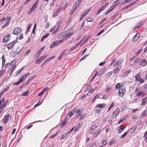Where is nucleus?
Instances as JSON below:
<instances>
[{"mask_svg":"<svg viewBox=\"0 0 147 147\" xmlns=\"http://www.w3.org/2000/svg\"><path fill=\"white\" fill-rule=\"evenodd\" d=\"M105 61L103 62H102L100 63L99 64V65L100 66H102L105 64Z\"/></svg>","mask_w":147,"mask_h":147,"instance_id":"052dcab7","label":"nucleus"},{"mask_svg":"<svg viewBox=\"0 0 147 147\" xmlns=\"http://www.w3.org/2000/svg\"><path fill=\"white\" fill-rule=\"evenodd\" d=\"M10 115L9 114L5 115L3 118V123H8L10 119Z\"/></svg>","mask_w":147,"mask_h":147,"instance_id":"7ed1b4c3","label":"nucleus"},{"mask_svg":"<svg viewBox=\"0 0 147 147\" xmlns=\"http://www.w3.org/2000/svg\"><path fill=\"white\" fill-rule=\"evenodd\" d=\"M68 134L67 133H65L63 135L61 136L60 140H62L66 138Z\"/></svg>","mask_w":147,"mask_h":147,"instance_id":"cd10ccee","label":"nucleus"},{"mask_svg":"<svg viewBox=\"0 0 147 147\" xmlns=\"http://www.w3.org/2000/svg\"><path fill=\"white\" fill-rule=\"evenodd\" d=\"M140 34L139 33H137L134 37L132 39V41L133 42H135L139 38Z\"/></svg>","mask_w":147,"mask_h":147,"instance_id":"9b49d317","label":"nucleus"},{"mask_svg":"<svg viewBox=\"0 0 147 147\" xmlns=\"http://www.w3.org/2000/svg\"><path fill=\"white\" fill-rule=\"evenodd\" d=\"M73 34V33L69 32V31L68 30H67L62 33V34H63V37L65 38V39H66L70 37Z\"/></svg>","mask_w":147,"mask_h":147,"instance_id":"f03ea898","label":"nucleus"},{"mask_svg":"<svg viewBox=\"0 0 147 147\" xmlns=\"http://www.w3.org/2000/svg\"><path fill=\"white\" fill-rule=\"evenodd\" d=\"M73 115V113H72V112L70 111L68 114L67 115L66 117H65L66 119H67L68 118H69L70 117L72 116Z\"/></svg>","mask_w":147,"mask_h":147,"instance_id":"b1692460","label":"nucleus"},{"mask_svg":"<svg viewBox=\"0 0 147 147\" xmlns=\"http://www.w3.org/2000/svg\"><path fill=\"white\" fill-rule=\"evenodd\" d=\"M140 76L139 75V73L137 75H136L135 77V80L136 81H137L138 80V78L139 77V76Z\"/></svg>","mask_w":147,"mask_h":147,"instance_id":"4d7b16f0","label":"nucleus"},{"mask_svg":"<svg viewBox=\"0 0 147 147\" xmlns=\"http://www.w3.org/2000/svg\"><path fill=\"white\" fill-rule=\"evenodd\" d=\"M19 53V52H18V51H15L14 53V57H18L17 55Z\"/></svg>","mask_w":147,"mask_h":147,"instance_id":"5fc2aeb1","label":"nucleus"},{"mask_svg":"<svg viewBox=\"0 0 147 147\" xmlns=\"http://www.w3.org/2000/svg\"><path fill=\"white\" fill-rule=\"evenodd\" d=\"M81 0H78L75 3L74 6L75 7V8H78V7L79 6Z\"/></svg>","mask_w":147,"mask_h":147,"instance_id":"ddd939ff","label":"nucleus"},{"mask_svg":"<svg viewBox=\"0 0 147 147\" xmlns=\"http://www.w3.org/2000/svg\"><path fill=\"white\" fill-rule=\"evenodd\" d=\"M31 25H32V24H29V26L27 28V32H28L29 31V29H30L31 27Z\"/></svg>","mask_w":147,"mask_h":147,"instance_id":"37998d69","label":"nucleus"},{"mask_svg":"<svg viewBox=\"0 0 147 147\" xmlns=\"http://www.w3.org/2000/svg\"><path fill=\"white\" fill-rule=\"evenodd\" d=\"M13 46V44L12 43H9L8 45L7 48L9 49H11Z\"/></svg>","mask_w":147,"mask_h":147,"instance_id":"393cba45","label":"nucleus"},{"mask_svg":"<svg viewBox=\"0 0 147 147\" xmlns=\"http://www.w3.org/2000/svg\"><path fill=\"white\" fill-rule=\"evenodd\" d=\"M11 19V17L6 20V22L2 26V28H5L9 23Z\"/></svg>","mask_w":147,"mask_h":147,"instance_id":"f8f14e48","label":"nucleus"},{"mask_svg":"<svg viewBox=\"0 0 147 147\" xmlns=\"http://www.w3.org/2000/svg\"><path fill=\"white\" fill-rule=\"evenodd\" d=\"M120 109H117L115 110L113 112V115L111 117L113 118L117 116L120 111Z\"/></svg>","mask_w":147,"mask_h":147,"instance_id":"423d86ee","label":"nucleus"},{"mask_svg":"<svg viewBox=\"0 0 147 147\" xmlns=\"http://www.w3.org/2000/svg\"><path fill=\"white\" fill-rule=\"evenodd\" d=\"M139 61V59H136L133 62V63L135 64V63H137Z\"/></svg>","mask_w":147,"mask_h":147,"instance_id":"774afa93","label":"nucleus"},{"mask_svg":"<svg viewBox=\"0 0 147 147\" xmlns=\"http://www.w3.org/2000/svg\"><path fill=\"white\" fill-rule=\"evenodd\" d=\"M147 63V62L145 59H143L140 61L139 64L143 66H145Z\"/></svg>","mask_w":147,"mask_h":147,"instance_id":"6e6552de","label":"nucleus"},{"mask_svg":"<svg viewBox=\"0 0 147 147\" xmlns=\"http://www.w3.org/2000/svg\"><path fill=\"white\" fill-rule=\"evenodd\" d=\"M120 69L119 68L117 67L113 71V72L114 73L116 74L117 72L119 71Z\"/></svg>","mask_w":147,"mask_h":147,"instance_id":"a19ab883","label":"nucleus"},{"mask_svg":"<svg viewBox=\"0 0 147 147\" xmlns=\"http://www.w3.org/2000/svg\"><path fill=\"white\" fill-rule=\"evenodd\" d=\"M136 128H137V126H134V127H131V129H130V130H132V132H134L135 131V130Z\"/></svg>","mask_w":147,"mask_h":147,"instance_id":"4c0bfd02","label":"nucleus"},{"mask_svg":"<svg viewBox=\"0 0 147 147\" xmlns=\"http://www.w3.org/2000/svg\"><path fill=\"white\" fill-rule=\"evenodd\" d=\"M107 141L106 140H103L102 142V144L104 145L106 144Z\"/></svg>","mask_w":147,"mask_h":147,"instance_id":"09e8293b","label":"nucleus"},{"mask_svg":"<svg viewBox=\"0 0 147 147\" xmlns=\"http://www.w3.org/2000/svg\"><path fill=\"white\" fill-rule=\"evenodd\" d=\"M95 90V89H92L90 90L88 93L86 94V95L88 96H89L93 92H94V91Z\"/></svg>","mask_w":147,"mask_h":147,"instance_id":"c756f323","label":"nucleus"},{"mask_svg":"<svg viewBox=\"0 0 147 147\" xmlns=\"http://www.w3.org/2000/svg\"><path fill=\"white\" fill-rule=\"evenodd\" d=\"M36 7V6L35 4H34L28 11V14H29L31 13L32 12L34 11Z\"/></svg>","mask_w":147,"mask_h":147,"instance_id":"9d476101","label":"nucleus"},{"mask_svg":"<svg viewBox=\"0 0 147 147\" xmlns=\"http://www.w3.org/2000/svg\"><path fill=\"white\" fill-rule=\"evenodd\" d=\"M113 10L112 9L111 7L109 8V9L105 13V14L106 15L108 13H109L111 11Z\"/></svg>","mask_w":147,"mask_h":147,"instance_id":"473e14b6","label":"nucleus"},{"mask_svg":"<svg viewBox=\"0 0 147 147\" xmlns=\"http://www.w3.org/2000/svg\"><path fill=\"white\" fill-rule=\"evenodd\" d=\"M31 51V49L28 50L25 53V55H26V56H28L29 54V53Z\"/></svg>","mask_w":147,"mask_h":147,"instance_id":"de8ad7c7","label":"nucleus"},{"mask_svg":"<svg viewBox=\"0 0 147 147\" xmlns=\"http://www.w3.org/2000/svg\"><path fill=\"white\" fill-rule=\"evenodd\" d=\"M128 131H127L126 132H125L124 134L121 137V138H123L125 137V136L126 135V134H127V133H128Z\"/></svg>","mask_w":147,"mask_h":147,"instance_id":"a18cd8bd","label":"nucleus"},{"mask_svg":"<svg viewBox=\"0 0 147 147\" xmlns=\"http://www.w3.org/2000/svg\"><path fill=\"white\" fill-rule=\"evenodd\" d=\"M106 105V104H99L98 105H97L96 106V107L97 108H102L105 107Z\"/></svg>","mask_w":147,"mask_h":147,"instance_id":"a211bd4d","label":"nucleus"},{"mask_svg":"<svg viewBox=\"0 0 147 147\" xmlns=\"http://www.w3.org/2000/svg\"><path fill=\"white\" fill-rule=\"evenodd\" d=\"M140 90V88H136L135 92L136 93H137V92H139Z\"/></svg>","mask_w":147,"mask_h":147,"instance_id":"0e129e2a","label":"nucleus"},{"mask_svg":"<svg viewBox=\"0 0 147 147\" xmlns=\"http://www.w3.org/2000/svg\"><path fill=\"white\" fill-rule=\"evenodd\" d=\"M96 127V126L95 125H93L91 127V129L92 130H94Z\"/></svg>","mask_w":147,"mask_h":147,"instance_id":"e2e57ef3","label":"nucleus"},{"mask_svg":"<svg viewBox=\"0 0 147 147\" xmlns=\"http://www.w3.org/2000/svg\"><path fill=\"white\" fill-rule=\"evenodd\" d=\"M125 120V119L124 118H122L121 120L119 121L118 123L119 124L121 123L123 121Z\"/></svg>","mask_w":147,"mask_h":147,"instance_id":"69168bd1","label":"nucleus"},{"mask_svg":"<svg viewBox=\"0 0 147 147\" xmlns=\"http://www.w3.org/2000/svg\"><path fill=\"white\" fill-rule=\"evenodd\" d=\"M83 112V110L82 109H79L75 111V113H76L79 115V116L81 115V114Z\"/></svg>","mask_w":147,"mask_h":147,"instance_id":"aec40b11","label":"nucleus"},{"mask_svg":"<svg viewBox=\"0 0 147 147\" xmlns=\"http://www.w3.org/2000/svg\"><path fill=\"white\" fill-rule=\"evenodd\" d=\"M132 6V4H129L127 6L123 8H122V9H126L127 8L131 6Z\"/></svg>","mask_w":147,"mask_h":147,"instance_id":"e433bc0d","label":"nucleus"},{"mask_svg":"<svg viewBox=\"0 0 147 147\" xmlns=\"http://www.w3.org/2000/svg\"><path fill=\"white\" fill-rule=\"evenodd\" d=\"M64 40L65 39H63L54 41L51 43L50 46V48H52L54 47L55 46H57Z\"/></svg>","mask_w":147,"mask_h":147,"instance_id":"f257e3e1","label":"nucleus"},{"mask_svg":"<svg viewBox=\"0 0 147 147\" xmlns=\"http://www.w3.org/2000/svg\"><path fill=\"white\" fill-rule=\"evenodd\" d=\"M36 76V75H34L33 76V77H30L28 79V80H29L30 82L32 80H33L34 78Z\"/></svg>","mask_w":147,"mask_h":147,"instance_id":"f704fd0d","label":"nucleus"},{"mask_svg":"<svg viewBox=\"0 0 147 147\" xmlns=\"http://www.w3.org/2000/svg\"><path fill=\"white\" fill-rule=\"evenodd\" d=\"M122 63L121 60H119L117 61L113 65L114 66L116 67L117 65H119Z\"/></svg>","mask_w":147,"mask_h":147,"instance_id":"5701e85b","label":"nucleus"},{"mask_svg":"<svg viewBox=\"0 0 147 147\" xmlns=\"http://www.w3.org/2000/svg\"><path fill=\"white\" fill-rule=\"evenodd\" d=\"M112 88L111 86L108 87L106 90L107 92H108Z\"/></svg>","mask_w":147,"mask_h":147,"instance_id":"49530a36","label":"nucleus"},{"mask_svg":"<svg viewBox=\"0 0 147 147\" xmlns=\"http://www.w3.org/2000/svg\"><path fill=\"white\" fill-rule=\"evenodd\" d=\"M62 9V8L61 7H59L57 9L56 11H57V12H58V13H59V12Z\"/></svg>","mask_w":147,"mask_h":147,"instance_id":"338daca9","label":"nucleus"},{"mask_svg":"<svg viewBox=\"0 0 147 147\" xmlns=\"http://www.w3.org/2000/svg\"><path fill=\"white\" fill-rule=\"evenodd\" d=\"M124 127H123L122 125H120L119 126L117 129L118 130V133L119 134L123 130V129Z\"/></svg>","mask_w":147,"mask_h":147,"instance_id":"dca6fc26","label":"nucleus"},{"mask_svg":"<svg viewBox=\"0 0 147 147\" xmlns=\"http://www.w3.org/2000/svg\"><path fill=\"white\" fill-rule=\"evenodd\" d=\"M147 102V97L143 98L142 101L141 105H145Z\"/></svg>","mask_w":147,"mask_h":147,"instance_id":"4be33fe9","label":"nucleus"},{"mask_svg":"<svg viewBox=\"0 0 147 147\" xmlns=\"http://www.w3.org/2000/svg\"><path fill=\"white\" fill-rule=\"evenodd\" d=\"M59 13H58V12H57L56 11H55V12H54V14H53V17H55L57 16L58 14Z\"/></svg>","mask_w":147,"mask_h":147,"instance_id":"3c124183","label":"nucleus"},{"mask_svg":"<svg viewBox=\"0 0 147 147\" xmlns=\"http://www.w3.org/2000/svg\"><path fill=\"white\" fill-rule=\"evenodd\" d=\"M10 37V34H8L7 36H5L3 39V43H6L9 40V38Z\"/></svg>","mask_w":147,"mask_h":147,"instance_id":"1a4fd4ad","label":"nucleus"},{"mask_svg":"<svg viewBox=\"0 0 147 147\" xmlns=\"http://www.w3.org/2000/svg\"><path fill=\"white\" fill-rule=\"evenodd\" d=\"M65 51H63L61 53L58 59L59 60H60L61 59L63 55L65 54Z\"/></svg>","mask_w":147,"mask_h":147,"instance_id":"a878e982","label":"nucleus"},{"mask_svg":"<svg viewBox=\"0 0 147 147\" xmlns=\"http://www.w3.org/2000/svg\"><path fill=\"white\" fill-rule=\"evenodd\" d=\"M109 5V3H107L102 6L100 8L102 9L103 10L105 9Z\"/></svg>","mask_w":147,"mask_h":147,"instance_id":"bb28decb","label":"nucleus"},{"mask_svg":"<svg viewBox=\"0 0 147 147\" xmlns=\"http://www.w3.org/2000/svg\"><path fill=\"white\" fill-rule=\"evenodd\" d=\"M77 9V8H75V7L74 6H73V8L72 9L71 11L70 12V14L71 15L73 14L75 11L76 9Z\"/></svg>","mask_w":147,"mask_h":147,"instance_id":"c85d7f7f","label":"nucleus"},{"mask_svg":"<svg viewBox=\"0 0 147 147\" xmlns=\"http://www.w3.org/2000/svg\"><path fill=\"white\" fill-rule=\"evenodd\" d=\"M2 62H3V63H5V57L4 56V55H3V56H2Z\"/></svg>","mask_w":147,"mask_h":147,"instance_id":"8fccbe9b","label":"nucleus"},{"mask_svg":"<svg viewBox=\"0 0 147 147\" xmlns=\"http://www.w3.org/2000/svg\"><path fill=\"white\" fill-rule=\"evenodd\" d=\"M26 86L25 84H24V83H23L22 84H21L19 88V89H21L23 87Z\"/></svg>","mask_w":147,"mask_h":147,"instance_id":"c03bdc74","label":"nucleus"},{"mask_svg":"<svg viewBox=\"0 0 147 147\" xmlns=\"http://www.w3.org/2000/svg\"><path fill=\"white\" fill-rule=\"evenodd\" d=\"M45 92L43 91V90H42V91L41 92H40L38 94V96H41L43 94V93H44Z\"/></svg>","mask_w":147,"mask_h":147,"instance_id":"603ef678","label":"nucleus"},{"mask_svg":"<svg viewBox=\"0 0 147 147\" xmlns=\"http://www.w3.org/2000/svg\"><path fill=\"white\" fill-rule=\"evenodd\" d=\"M41 52V51H40L39 50L37 52V53L36 55V56L37 57H38L40 55Z\"/></svg>","mask_w":147,"mask_h":147,"instance_id":"c9c22d12","label":"nucleus"},{"mask_svg":"<svg viewBox=\"0 0 147 147\" xmlns=\"http://www.w3.org/2000/svg\"><path fill=\"white\" fill-rule=\"evenodd\" d=\"M49 34H48V33H47V34H45L41 38V40H40L41 41L43 42L45 38L48 37L49 36Z\"/></svg>","mask_w":147,"mask_h":147,"instance_id":"412c9836","label":"nucleus"},{"mask_svg":"<svg viewBox=\"0 0 147 147\" xmlns=\"http://www.w3.org/2000/svg\"><path fill=\"white\" fill-rule=\"evenodd\" d=\"M146 95V93L144 92H142V91H141L138 94H137L136 95V96L137 97H139L140 95L142 97H143L144 96Z\"/></svg>","mask_w":147,"mask_h":147,"instance_id":"4468645a","label":"nucleus"},{"mask_svg":"<svg viewBox=\"0 0 147 147\" xmlns=\"http://www.w3.org/2000/svg\"><path fill=\"white\" fill-rule=\"evenodd\" d=\"M103 10L102 9V8H100L98 10V11H97V13L98 14V13H100V12H102V11Z\"/></svg>","mask_w":147,"mask_h":147,"instance_id":"13d9d810","label":"nucleus"},{"mask_svg":"<svg viewBox=\"0 0 147 147\" xmlns=\"http://www.w3.org/2000/svg\"><path fill=\"white\" fill-rule=\"evenodd\" d=\"M88 55H84V56L83 57L80 59V61L85 59L87 57Z\"/></svg>","mask_w":147,"mask_h":147,"instance_id":"680f3d73","label":"nucleus"},{"mask_svg":"<svg viewBox=\"0 0 147 147\" xmlns=\"http://www.w3.org/2000/svg\"><path fill=\"white\" fill-rule=\"evenodd\" d=\"M55 57V55H54V56L50 57V58H49L48 59H47L45 61V63H46L47 61H49V60H50V59H52L53 58H54Z\"/></svg>","mask_w":147,"mask_h":147,"instance_id":"58836bf2","label":"nucleus"},{"mask_svg":"<svg viewBox=\"0 0 147 147\" xmlns=\"http://www.w3.org/2000/svg\"><path fill=\"white\" fill-rule=\"evenodd\" d=\"M30 74V73H28L26 74L23 75L21 77V78L19 79L18 81L20 82V83L22 82L23 81V80H25L26 77L27 76H28Z\"/></svg>","mask_w":147,"mask_h":147,"instance_id":"0eeeda50","label":"nucleus"},{"mask_svg":"<svg viewBox=\"0 0 147 147\" xmlns=\"http://www.w3.org/2000/svg\"><path fill=\"white\" fill-rule=\"evenodd\" d=\"M22 31V30L20 28L16 27L15 28L13 31V34L15 35H17L19 33H20Z\"/></svg>","mask_w":147,"mask_h":147,"instance_id":"39448f33","label":"nucleus"},{"mask_svg":"<svg viewBox=\"0 0 147 147\" xmlns=\"http://www.w3.org/2000/svg\"><path fill=\"white\" fill-rule=\"evenodd\" d=\"M47 57V55H46L44 56H41L39 59H38L37 60V61L41 62L43 60L46 58Z\"/></svg>","mask_w":147,"mask_h":147,"instance_id":"2eb2a0df","label":"nucleus"},{"mask_svg":"<svg viewBox=\"0 0 147 147\" xmlns=\"http://www.w3.org/2000/svg\"><path fill=\"white\" fill-rule=\"evenodd\" d=\"M57 38H63V34H62V33H61L58 36Z\"/></svg>","mask_w":147,"mask_h":147,"instance_id":"6e6d98bb","label":"nucleus"},{"mask_svg":"<svg viewBox=\"0 0 147 147\" xmlns=\"http://www.w3.org/2000/svg\"><path fill=\"white\" fill-rule=\"evenodd\" d=\"M67 121V119L66 117L65 118L64 120L62 122V123L61 124V128H63L65 125V123Z\"/></svg>","mask_w":147,"mask_h":147,"instance_id":"f3484780","label":"nucleus"},{"mask_svg":"<svg viewBox=\"0 0 147 147\" xmlns=\"http://www.w3.org/2000/svg\"><path fill=\"white\" fill-rule=\"evenodd\" d=\"M103 72H104L103 70H101L97 74V76H101V75H102L103 74Z\"/></svg>","mask_w":147,"mask_h":147,"instance_id":"2f4dec72","label":"nucleus"},{"mask_svg":"<svg viewBox=\"0 0 147 147\" xmlns=\"http://www.w3.org/2000/svg\"><path fill=\"white\" fill-rule=\"evenodd\" d=\"M88 11H87L86 12L84 13L82 15V17H84L88 13Z\"/></svg>","mask_w":147,"mask_h":147,"instance_id":"79ce46f5","label":"nucleus"},{"mask_svg":"<svg viewBox=\"0 0 147 147\" xmlns=\"http://www.w3.org/2000/svg\"><path fill=\"white\" fill-rule=\"evenodd\" d=\"M99 96V95H97V94L93 98L92 100V102L93 103L94 102H95L96 98H98Z\"/></svg>","mask_w":147,"mask_h":147,"instance_id":"7c9ffc66","label":"nucleus"},{"mask_svg":"<svg viewBox=\"0 0 147 147\" xmlns=\"http://www.w3.org/2000/svg\"><path fill=\"white\" fill-rule=\"evenodd\" d=\"M81 126V125L80 123H79L77 125L76 128L74 130V131H75L77 130Z\"/></svg>","mask_w":147,"mask_h":147,"instance_id":"ea45409f","label":"nucleus"},{"mask_svg":"<svg viewBox=\"0 0 147 147\" xmlns=\"http://www.w3.org/2000/svg\"><path fill=\"white\" fill-rule=\"evenodd\" d=\"M125 93V89L123 87H121L118 92V95L119 96L122 97Z\"/></svg>","mask_w":147,"mask_h":147,"instance_id":"20e7f679","label":"nucleus"},{"mask_svg":"<svg viewBox=\"0 0 147 147\" xmlns=\"http://www.w3.org/2000/svg\"><path fill=\"white\" fill-rule=\"evenodd\" d=\"M121 86V84L120 83H117L115 86V89L117 90Z\"/></svg>","mask_w":147,"mask_h":147,"instance_id":"72a5a7b5","label":"nucleus"},{"mask_svg":"<svg viewBox=\"0 0 147 147\" xmlns=\"http://www.w3.org/2000/svg\"><path fill=\"white\" fill-rule=\"evenodd\" d=\"M76 46H74L73 47H72L71 48L69 49V51L70 52L72 50H74V49L76 48Z\"/></svg>","mask_w":147,"mask_h":147,"instance_id":"864d4df0","label":"nucleus"},{"mask_svg":"<svg viewBox=\"0 0 147 147\" xmlns=\"http://www.w3.org/2000/svg\"><path fill=\"white\" fill-rule=\"evenodd\" d=\"M87 21L89 22H91L93 21V20L92 18H87Z\"/></svg>","mask_w":147,"mask_h":147,"instance_id":"bf43d9fd","label":"nucleus"},{"mask_svg":"<svg viewBox=\"0 0 147 147\" xmlns=\"http://www.w3.org/2000/svg\"><path fill=\"white\" fill-rule=\"evenodd\" d=\"M101 130H98L97 131L95 132L93 134V138H96L98 134L100 132Z\"/></svg>","mask_w":147,"mask_h":147,"instance_id":"6ab92c4d","label":"nucleus"}]
</instances>
